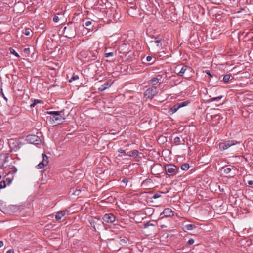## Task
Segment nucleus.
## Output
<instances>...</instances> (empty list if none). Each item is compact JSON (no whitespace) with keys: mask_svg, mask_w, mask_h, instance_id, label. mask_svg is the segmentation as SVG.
Listing matches in <instances>:
<instances>
[{"mask_svg":"<svg viewBox=\"0 0 253 253\" xmlns=\"http://www.w3.org/2000/svg\"><path fill=\"white\" fill-rule=\"evenodd\" d=\"M161 196V194H160L159 193H156L154 194V195L152 197L154 199H157V198L160 197Z\"/></svg>","mask_w":253,"mask_h":253,"instance_id":"nucleus-33","label":"nucleus"},{"mask_svg":"<svg viewBox=\"0 0 253 253\" xmlns=\"http://www.w3.org/2000/svg\"><path fill=\"white\" fill-rule=\"evenodd\" d=\"M184 142H185L184 140V139H183V144H184Z\"/></svg>","mask_w":253,"mask_h":253,"instance_id":"nucleus-50","label":"nucleus"},{"mask_svg":"<svg viewBox=\"0 0 253 253\" xmlns=\"http://www.w3.org/2000/svg\"><path fill=\"white\" fill-rule=\"evenodd\" d=\"M34 101H36V104L40 103L41 101L39 100H35Z\"/></svg>","mask_w":253,"mask_h":253,"instance_id":"nucleus-48","label":"nucleus"},{"mask_svg":"<svg viewBox=\"0 0 253 253\" xmlns=\"http://www.w3.org/2000/svg\"><path fill=\"white\" fill-rule=\"evenodd\" d=\"M189 168V165L188 164L185 163L181 166V169L182 170L186 171Z\"/></svg>","mask_w":253,"mask_h":253,"instance_id":"nucleus-22","label":"nucleus"},{"mask_svg":"<svg viewBox=\"0 0 253 253\" xmlns=\"http://www.w3.org/2000/svg\"><path fill=\"white\" fill-rule=\"evenodd\" d=\"M6 253H14V251L13 250H8Z\"/></svg>","mask_w":253,"mask_h":253,"instance_id":"nucleus-44","label":"nucleus"},{"mask_svg":"<svg viewBox=\"0 0 253 253\" xmlns=\"http://www.w3.org/2000/svg\"><path fill=\"white\" fill-rule=\"evenodd\" d=\"M79 79V76L78 75H73L71 78L69 80V82L71 83L73 81L77 80Z\"/></svg>","mask_w":253,"mask_h":253,"instance_id":"nucleus-28","label":"nucleus"},{"mask_svg":"<svg viewBox=\"0 0 253 253\" xmlns=\"http://www.w3.org/2000/svg\"><path fill=\"white\" fill-rule=\"evenodd\" d=\"M230 78V75L229 74H226L225 76H224L223 80L224 83H227L229 81Z\"/></svg>","mask_w":253,"mask_h":253,"instance_id":"nucleus-25","label":"nucleus"},{"mask_svg":"<svg viewBox=\"0 0 253 253\" xmlns=\"http://www.w3.org/2000/svg\"><path fill=\"white\" fill-rule=\"evenodd\" d=\"M248 184L250 185H253V181H252V180L249 181H248Z\"/></svg>","mask_w":253,"mask_h":253,"instance_id":"nucleus-45","label":"nucleus"},{"mask_svg":"<svg viewBox=\"0 0 253 253\" xmlns=\"http://www.w3.org/2000/svg\"><path fill=\"white\" fill-rule=\"evenodd\" d=\"M194 243V239L191 238L188 241V244L190 245H192L193 243Z\"/></svg>","mask_w":253,"mask_h":253,"instance_id":"nucleus-35","label":"nucleus"},{"mask_svg":"<svg viewBox=\"0 0 253 253\" xmlns=\"http://www.w3.org/2000/svg\"><path fill=\"white\" fill-rule=\"evenodd\" d=\"M194 228H195V226L193 224H187L185 226V229L187 230H192Z\"/></svg>","mask_w":253,"mask_h":253,"instance_id":"nucleus-23","label":"nucleus"},{"mask_svg":"<svg viewBox=\"0 0 253 253\" xmlns=\"http://www.w3.org/2000/svg\"><path fill=\"white\" fill-rule=\"evenodd\" d=\"M53 21L56 23L58 22L59 21V18L56 15L53 17Z\"/></svg>","mask_w":253,"mask_h":253,"instance_id":"nucleus-34","label":"nucleus"},{"mask_svg":"<svg viewBox=\"0 0 253 253\" xmlns=\"http://www.w3.org/2000/svg\"><path fill=\"white\" fill-rule=\"evenodd\" d=\"M92 54V58H91V60H94L96 59L97 56H96L95 53H93Z\"/></svg>","mask_w":253,"mask_h":253,"instance_id":"nucleus-38","label":"nucleus"},{"mask_svg":"<svg viewBox=\"0 0 253 253\" xmlns=\"http://www.w3.org/2000/svg\"><path fill=\"white\" fill-rule=\"evenodd\" d=\"M42 161L37 166L38 169L43 168L48 163V157L45 154H42Z\"/></svg>","mask_w":253,"mask_h":253,"instance_id":"nucleus-12","label":"nucleus"},{"mask_svg":"<svg viewBox=\"0 0 253 253\" xmlns=\"http://www.w3.org/2000/svg\"><path fill=\"white\" fill-rule=\"evenodd\" d=\"M3 245V241H0V248L2 247Z\"/></svg>","mask_w":253,"mask_h":253,"instance_id":"nucleus-47","label":"nucleus"},{"mask_svg":"<svg viewBox=\"0 0 253 253\" xmlns=\"http://www.w3.org/2000/svg\"><path fill=\"white\" fill-rule=\"evenodd\" d=\"M111 84L112 83H110L109 82H107L98 88V90L101 92L103 91L105 89L109 87L111 85Z\"/></svg>","mask_w":253,"mask_h":253,"instance_id":"nucleus-14","label":"nucleus"},{"mask_svg":"<svg viewBox=\"0 0 253 253\" xmlns=\"http://www.w3.org/2000/svg\"><path fill=\"white\" fill-rule=\"evenodd\" d=\"M159 82L158 79L155 77L152 78L149 81V83L153 85H156Z\"/></svg>","mask_w":253,"mask_h":253,"instance_id":"nucleus-20","label":"nucleus"},{"mask_svg":"<svg viewBox=\"0 0 253 253\" xmlns=\"http://www.w3.org/2000/svg\"><path fill=\"white\" fill-rule=\"evenodd\" d=\"M161 214H164L165 217H171L173 215V211L169 208H166Z\"/></svg>","mask_w":253,"mask_h":253,"instance_id":"nucleus-13","label":"nucleus"},{"mask_svg":"<svg viewBox=\"0 0 253 253\" xmlns=\"http://www.w3.org/2000/svg\"><path fill=\"white\" fill-rule=\"evenodd\" d=\"M122 182L124 183L125 184V185H126L127 183V180L126 178H125L123 179Z\"/></svg>","mask_w":253,"mask_h":253,"instance_id":"nucleus-39","label":"nucleus"},{"mask_svg":"<svg viewBox=\"0 0 253 253\" xmlns=\"http://www.w3.org/2000/svg\"><path fill=\"white\" fill-rule=\"evenodd\" d=\"M116 240L122 245L126 244L127 242V239L126 237L122 238V237H120L116 238Z\"/></svg>","mask_w":253,"mask_h":253,"instance_id":"nucleus-18","label":"nucleus"},{"mask_svg":"<svg viewBox=\"0 0 253 253\" xmlns=\"http://www.w3.org/2000/svg\"><path fill=\"white\" fill-rule=\"evenodd\" d=\"M188 103L189 102L187 101L178 103L170 108L169 112L170 113L171 112V114H173L175 113L179 108L187 106Z\"/></svg>","mask_w":253,"mask_h":253,"instance_id":"nucleus-6","label":"nucleus"},{"mask_svg":"<svg viewBox=\"0 0 253 253\" xmlns=\"http://www.w3.org/2000/svg\"><path fill=\"white\" fill-rule=\"evenodd\" d=\"M237 142L234 141H227L220 143L219 144V149L221 150H225L229 147L235 145Z\"/></svg>","mask_w":253,"mask_h":253,"instance_id":"nucleus-7","label":"nucleus"},{"mask_svg":"<svg viewBox=\"0 0 253 253\" xmlns=\"http://www.w3.org/2000/svg\"><path fill=\"white\" fill-rule=\"evenodd\" d=\"M118 152L120 153V154H126V152L124 150H123V149H119L118 150Z\"/></svg>","mask_w":253,"mask_h":253,"instance_id":"nucleus-37","label":"nucleus"},{"mask_svg":"<svg viewBox=\"0 0 253 253\" xmlns=\"http://www.w3.org/2000/svg\"><path fill=\"white\" fill-rule=\"evenodd\" d=\"M152 59V58L151 56H148L146 58V60L147 61H151Z\"/></svg>","mask_w":253,"mask_h":253,"instance_id":"nucleus-42","label":"nucleus"},{"mask_svg":"<svg viewBox=\"0 0 253 253\" xmlns=\"http://www.w3.org/2000/svg\"><path fill=\"white\" fill-rule=\"evenodd\" d=\"M91 226H92V227H93V228L94 229V230H96L95 227V226H93V225H92V224H91Z\"/></svg>","mask_w":253,"mask_h":253,"instance_id":"nucleus-49","label":"nucleus"},{"mask_svg":"<svg viewBox=\"0 0 253 253\" xmlns=\"http://www.w3.org/2000/svg\"><path fill=\"white\" fill-rule=\"evenodd\" d=\"M1 175H0V179H1Z\"/></svg>","mask_w":253,"mask_h":253,"instance_id":"nucleus-52","label":"nucleus"},{"mask_svg":"<svg viewBox=\"0 0 253 253\" xmlns=\"http://www.w3.org/2000/svg\"><path fill=\"white\" fill-rule=\"evenodd\" d=\"M240 12H241V11H238L237 13H240Z\"/></svg>","mask_w":253,"mask_h":253,"instance_id":"nucleus-51","label":"nucleus"},{"mask_svg":"<svg viewBox=\"0 0 253 253\" xmlns=\"http://www.w3.org/2000/svg\"><path fill=\"white\" fill-rule=\"evenodd\" d=\"M6 186V183L4 181H1L0 182V189L1 188H5Z\"/></svg>","mask_w":253,"mask_h":253,"instance_id":"nucleus-30","label":"nucleus"},{"mask_svg":"<svg viewBox=\"0 0 253 253\" xmlns=\"http://www.w3.org/2000/svg\"><path fill=\"white\" fill-rule=\"evenodd\" d=\"M36 104V101H34V102L33 103H32L31 105H30V107L31 108H33L34 107Z\"/></svg>","mask_w":253,"mask_h":253,"instance_id":"nucleus-43","label":"nucleus"},{"mask_svg":"<svg viewBox=\"0 0 253 253\" xmlns=\"http://www.w3.org/2000/svg\"><path fill=\"white\" fill-rule=\"evenodd\" d=\"M150 226H154V224L151 223L150 221L147 222L144 224V228H148Z\"/></svg>","mask_w":253,"mask_h":253,"instance_id":"nucleus-32","label":"nucleus"},{"mask_svg":"<svg viewBox=\"0 0 253 253\" xmlns=\"http://www.w3.org/2000/svg\"><path fill=\"white\" fill-rule=\"evenodd\" d=\"M9 51H10V53L14 55L17 57H20L19 54L15 51V50L14 49L10 48L9 49Z\"/></svg>","mask_w":253,"mask_h":253,"instance_id":"nucleus-27","label":"nucleus"},{"mask_svg":"<svg viewBox=\"0 0 253 253\" xmlns=\"http://www.w3.org/2000/svg\"><path fill=\"white\" fill-rule=\"evenodd\" d=\"M15 161L8 153H3L0 155V168L3 169H11L12 173L17 172V169L13 164Z\"/></svg>","mask_w":253,"mask_h":253,"instance_id":"nucleus-1","label":"nucleus"},{"mask_svg":"<svg viewBox=\"0 0 253 253\" xmlns=\"http://www.w3.org/2000/svg\"><path fill=\"white\" fill-rule=\"evenodd\" d=\"M32 33V30L29 28H26L23 33L26 36H30Z\"/></svg>","mask_w":253,"mask_h":253,"instance_id":"nucleus-26","label":"nucleus"},{"mask_svg":"<svg viewBox=\"0 0 253 253\" xmlns=\"http://www.w3.org/2000/svg\"><path fill=\"white\" fill-rule=\"evenodd\" d=\"M222 98V96H218L216 97H213L211 99V101H219L221 98Z\"/></svg>","mask_w":253,"mask_h":253,"instance_id":"nucleus-29","label":"nucleus"},{"mask_svg":"<svg viewBox=\"0 0 253 253\" xmlns=\"http://www.w3.org/2000/svg\"><path fill=\"white\" fill-rule=\"evenodd\" d=\"M26 140L29 143L33 144H38L41 142L40 139L35 135H28Z\"/></svg>","mask_w":253,"mask_h":253,"instance_id":"nucleus-8","label":"nucleus"},{"mask_svg":"<svg viewBox=\"0 0 253 253\" xmlns=\"http://www.w3.org/2000/svg\"><path fill=\"white\" fill-rule=\"evenodd\" d=\"M155 78H157L158 81L159 82L161 80L162 77V75H158Z\"/></svg>","mask_w":253,"mask_h":253,"instance_id":"nucleus-40","label":"nucleus"},{"mask_svg":"<svg viewBox=\"0 0 253 253\" xmlns=\"http://www.w3.org/2000/svg\"><path fill=\"white\" fill-rule=\"evenodd\" d=\"M153 42V41H150V42L151 43ZM154 42L157 44L158 47H161L162 46V40L161 39H159L157 38H155Z\"/></svg>","mask_w":253,"mask_h":253,"instance_id":"nucleus-19","label":"nucleus"},{"mask_svg":"<svg viewBox=\"0 0 253 253\" xmlns=\"http://www.w3.org/2000/svg\"><path fill=\"white\" fill-rule=\"evenodd\" d=\"M67 211H62L58 212L55 216V218L57 220L61 219L66 214Z\"/></svg>","mask_w":253,"mask_h":253,"instance_id":"nucleus-16","label":"nucleus"},{"mask_svg":"<svg viewBox=\"0 0 253 253\" xmlns=\"http://www.w3.org/2000/svg\"><path fill=\"white\" fill-rule=\"evenodd\" d=\"M105 57H112L113 56H114L116 54V52H107V49L105 50Z\"/></svg>","mask_w":253,"mask_h":253,"instance_id":"nucleus-21","label":"nucleus"},{"mask_svg":"<svg viewBox=\"0 0 253 253\" xmlns=\"http://www.w3.org/2000/svg\"><path fill=\"white\" fill-rule=\"evenodd\" d=\"M187 67L186 66L178 65L176 67L174 72L179 76H182L186 70Z\"/></svg>","mask_w":253,"mask_h":253,"instance_id":"nucleus-9","label":"nucleus"},{"mask_svg":"<svg viewBox=\"0 0 253 253\" xmlns=\"http://www.w3.org/2000/svg\"><path fill=\"white\" fill-rule=\"evenodd\" d=\"M139 154V152L137 150H134L132 151H130L128 152L126 155L128 156L129 157H132L134 158H136Z\"/></svg>","mask_w":253,"mask_h":253,"instance_id":"nucleus-15","label":"nucleus"},{"mask_svg":"<svg viewBox=\"0 0 253 253\" xmlns=\"http://www.w3.org/2000/svg\"><path fill=\"white\" fill-rule=\"evenodd\" d=\"M63 34L66 37L71 39L75 37L76 36V31L73 27L68 26L64 27Z\"/></svg>","mask_w":253,"mask_h":253,"instance_id":"nucleus-4","label":"nucleus"},{"mask_svg":"<svg viewBox=\"0 0 253 253\" xmlns=\"http://www.w3.org/2000/svg\"><path fill=\"white\" fill-rule=\"evenodd\" d=\"M47 114L50 115L47 117L49 123L54 126L62 124L66 119L61 111H48Z\"/></svg>","mask_w":253,"mask_h":253,"instance_id":"nucleus-2","label":"nucleus"},{"mask_svg":"<svg viewBox=\"0 0 253 253\" xmlns=\"http://www.w3.org/2000/svg\"><path fill=\"white\" fill-rule=\"evenodd\" d=\"M173 142L176 145H178L181 142V139L179 137H176L174 138Z\"/></svg>","mask_w":253,"mask_h":253,"instance_id":"nucleus-24","label":"nucleus"},{"mask_svg":"<svg viewBox=\"0 0 253 253\" xmlns=\"http://www.w3.org/2000/svg\"><path fill=\"white\" fill-rule=\"evenodd\" d=\"M162 169V165L160 164H154L151 168V173L153 175L160 174V170Z\"/></svg>","mask_w":253,"mask_h":253,"instance_id":"nucleus-10","label":"nucleus"},{"mask_svg":"<svg viewBox=\"0 0 253 253\" xmlns=\"http://www.w3.org/2000/svg\"><path fill=\"white\" fill-rule=\"evenodd\" d=\"M157 93V87L153 86L148 88L145 92L144 95L147 98L152 99Z\"/></svg>","mask_w":253,"mask_h":253,"instance_id":"nucleus-5","label":"nucleus"},{"mask_svg":"<svg viewBox=\"0 0 253 253\" xmlns=\"http://www.w3.org/2000/svg\"><path fill=\"white\" fill-rule=\"evenodd\" d=\"M102 219L107 223H113L115 221V216L112 213H106Z\"/></svg>","mask_w":253,"mask_h":253,"instance_id":"nucleus-11","label":"nucleus"},{"mask_svg":"<svg viewBox=\"0 0 253 253\" xmlns=\"http://www.w3.org/2000/svg\"><path fill=\"white\" fill-rule=\"evenodd\" d=\"M92 22L91 21H87L84 23L83 25L89 31H92L93 30V27H94V25H93L92 28H91L90 27L92 25Z\"/></svg>","mask_w":253,"mask_h":253,"instance_id":"nucleus-17","label":"nucleus"},{"mask_svg":"<svg viewBox=\"0 0 253 253\" xmlns=\"http://www.w3.org/2000/svg\"><path fill=\"white\" fill-rule=\"evenodd\" d=\"M164 168L166 174L169 177L176 175L179 170L178 167L171 164H166Z\"/></svg>","mask_w":253,"mask_h":253,"instance_id":"nucleus-3","label":"nucleus"},{"mask_svg":"<svg viewBox=\"0 0 253 253\" xmlns=\"http://www.w3.org/2000/svg\"><path fill=\"white\" fill-rule=\"evenodd\" d=\"M231 170H232L231 168H226L224 169V172L225 174H229L231 172Z\"/></svg>","mask_w":253,"mask_h":253,"instance_id":"nucleus-31","label":"nucleus"},{"mask_svg":"<svg viewBox=\"0 0 253 253\" xmlns=\"http://www.w3.org/2000/svg\"><path fill=\"white\" fill-rule=\"evenodd\" d=\"M205 73L210 77H212V75L211 74L210 71L209 70H206Z\"/></svg>","mask_w":253,"mask_h":253,"instance_id":"nucleus-41","label":"nucleus"},{"mask_svg":"<svg viewBox=\"0 0 253 253\" xmlns=\"http://www.w3.org/2000/svg\"><path fill=\"white\" fill-rule=\"evenodd\" d=\"M80 192H81L80 190H76V191H74V192L73 193V194H74L75 195L78 196V195H79Z\"/></svg>","mask_w":253,"mask_h":253,"instance_id":"nucleus-36","label":"nucleus"},{"mask_svg":"<svg viewBox=\"0 0 253 253\" xmlns=\"http://www.w3.org/2000/svg\"><path fill=\"white\" fill-rule=\"evenodd\" d=\"M24 51V52L28 53L29 51V48H25Z\"/></svg>","mask_w":253,"mask_h":253,"instance_id":"nucleus-46","label":"nucleus"}]
</instances>
